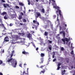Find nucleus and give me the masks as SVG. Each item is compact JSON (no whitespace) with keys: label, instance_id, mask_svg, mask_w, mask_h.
<instances>
[{"label":"nucleus","instance_id":"1","mask_svg":"<svg viewBox=\"0 0 75 75\" xmlns=\"http://www.w3.org/2000/svg\"><path fill=\"white\" fill-rule=\"evenodd\" d=\"M7 62H10L11 63L12 66L14 68L16 67V65H17V62L16 59H13V58H11L8 60H7Z\"/></svg>","mask_w":75,"mask_h":75},{"label":"nucleus","instance_id":"2","mask_svg":"<svg viewBox=\"0 0 75 75\" xmlns=\"http://www.w3.org/2000/svg\"><path fill=\"white\" fill-rule=\"evenodd\" d=\"M12 40H11L10 42L11 43H14V41H16V40H17V39L18 38V36L17 35H13L12 36Z\"/></svg>","mask_w":75,"mask_h":75},{"label":"nucleus","instance_id":"3","mask_svg":"<svg viewBox=\"0 0 75 75\" xmlns=\"http://www.w3.org/2000/svg\"><path fill=\"white\" fill-rule=\"evenodd\" d=\"M70 40V39H68V38H65V39H62V41L63 42L64 44H65V41L67 42H69V40Z\"/></svg>","mask_w":75,"mask_h":75},{"label":"nucleus","instance_id":"4","mask_svg":"<svg viewBox=\"0 0 75 75\" xmlns=\"http://www.w3.org/2000/svg\"><path fill=\"white\" fill-rule=\"evenodd\" d=\"M39 38H40V41H41V43L40 44L41 45H44V46H45V45H47V43H44V42L42 41V40H43L42 39H41L40 37Z\"/></svg>","mask_w":75,"mask_h":75},{"label":"nucleus","instance_id":"5","mask_svg":"<svg viewBox=\"0 0 75 75\" xmlns=\"http://www.w3.org/2000/svg\"><path fill=\"white\" fill-rule=\"evenodd\" d=\"M27 37L30 40H33V38H32V37L31 35V34L30 33H29L27 35Z\"/></svg>","mask_w":75,"mask_h":75},{"label":"nucleus","instance_id":"6","mask_svg":"<svg viewBox=\"0 0 75 75\" xmlns=\"http://www.w3.org/2000/svg\"><path fill=\"white\" fill-rule=\"evenodd\" d=\"M61 10H59V15L61 18H62V19L63 20L64 19V17H63V15L61 14Z\"/></svg>","mask_w":75,"mask_h":75},{"label":"nucleus","instance_id":"7","mask_svg":"<svg viewBox=\"0 0 75 75\" xmlns=\"http://www.w3.org/2000/svg\"><path fill=\"white\" fill-rule=\"evenodd\" d=\"M36 15L37 16H35L36 17V18H38L39 16H40V15H41V14H40V13L38 12H37L36 13Z\"/></svg>","mask_w":75,"mask_h":75},{"label":"nucleus","instance_id":"8","mask_svg":"<svg viewBox=\"0 0 75 75\" xmlns=\"http://www.w3.org/2000/svg\"><path fill=\"white\" fill-rule=\"evenodd\" d=\"M0 65L2 66H4V65H5V64L3 63V61L0 60Z\"/></svg>","mask_w":75,"mask_h":75},{"label":"nucleus","instance_id":"9","mask_svg":"<svg viewBox=\"0 0 75 75\" xmlns=\"http://www.w3.org/2000/svg\"><path fill=\"white\" fill-rule=\"evenodd\" d=\"M22 54H25V55H26V54H28V55H29V53L25 52V50L22 52Z\"/></svg>","mask_w":75,"mask_h":75},{"label":"nucleus","instance_id":"10","mask_svg":"<svg viewBox=\"0 0 75 75\" xmlns=\"http://www.w3.org/2000/svg\"><path fill=\"white\" fill-rule=\"evenodd\" d=\"M4 40L6 42L8 41H9V40H8V37H6L4 39Z\"/></svg>","mask_w":75,"mask_h":75},{"label":"nucleus","instance_id":"11","mask_svg":"<svg viewBox=\"0 0 75 75\" xmlns=\"http://www.w3.org/2000/svg\"><path fill=\"white\" fill-rule=\"evenodd\" d=\"M3 6L5 8H7V7H9V5L7 4H4Z\"/></svg>","mask_w":75,"mask_h":75},{"label":"nucleus","instance_id":"12","mask_svg":"<svg viewBox=\"0 0 75 75\" xmlns=\"http://www.w3.org/2000/svg\"><path fill=\"white\" fill-rule=\"evenodd\" d=\"M0 26L2 27H3L5 30H6V27H5V26H4V25L2 23L1 24H0Z\"/></svg>","mask_w":75,"mask_h":75},{"label":"nucleus","instance_id":"13","mask_svg":"<svg viewBox=\"0 0 75 75\" xmlns=\"http://www.w3.org/2000/svg\"><path fill=\"white\" fill-rule=\"evenodd\" d=\"M62 73L61 74L62 75H64V74H65V70H64V71L62 70L61 71Z\"/></svg>","mask_w":75,"mask_h":75},{"label":"nucleus","instance_id":"14","mask_svg":"<svg viewBox=\"0 0 75 75\" xmlns=\"http://www.w3.org/2000/svg\"><path fill=\"white\" fill-rule=\"evenodd\" d=\"M40 60L41 61V62H40V64H41V63H43V62L44 61V57H42L40 59Z\"/></svg>","mask_w":75,"mask_h":75},{"label":"nucleus","instance_id":"15","mask_svg":"<svg viewBox=\"0 0 75 75\" xmlns=\"http://www.w3.org/2000/svg\"><path fill=\"white\" fill-rule=\"evenodd\" d=\"M48 47L49 50H52V46L51 45H49L48 46Z\"/></svg>","mask_w":75,"mask_h":75},{"label":"nucleus","instance_id":"16","mask_svg":"<svg viewBox=\"0 0 75 75\" xmlns=\"http://www.w3.org/2000/svg\"><path fill=\"white\" fill-rule=\"evenodd\" d=\"M33 23L34 24H38V25H39V23L38 22H37V21H35V20L33 21Z\"/></svg>","mask_w":75,"mask_h":75},{"label":"nucleus","instance_id":"17","mask_svg":"<svg viewBox=\"0 0 75 75\" xmlns=\"http://www.w3.org/2000/svg\"><path fill=\"white\" fill-rule=\"evenodd\" d=\"M14 53V50L13 51H12V53H11V58L12 57H13V54Z\"/></svg>","mask_w":75,"mask_h":75},{"label":"nucleus","instance_id":"18","mask_svg":"<svg viewBox=\"0 0 75 75\" xmlns=\"http://www.w3.org/2000/svg\"><path fill=\"white\" fill-rule=\"evenodd\" d=\"M2 16H4V15H6L7 14V12H4L2 13L1 14Z\"/></svg>","mask_w":75,"mask_h":75},{"label":"nucleus","instance_id":"19","mask_svg":"<svg viewBox=\"0 0 75 75\" xmlns=\"http://www.w3.org/2000/svg\"><path fill=\"white\" fill-rule=\"evenodd\" d=\"M71 54L72 55H73V57H75V54H74V51L73 50H72V51H71Z\"/></svg>","mask_w":75,"mask_h":75},{"label":"nucleus","instance_id":"20","mask_svg":"<svg viewBox=\"0 0 75 75\" xmlns=\"http://www.w3.org/2000/svg\"><path fill=\"white\" fill-rule=\"evenodd\" d=\"M4 18L5 20H7V15L6 14L5 15V16L4 17Z\"/></svg>","mask_w":75,"mask_h":75},{"label":"nucleus","instance_id":"21","mask_svg":"<svg viewBox=\"0 0 75 75\" xmlns=\"http://www.w3.org/2000/svg\"><path fill=\"white\" fill-rule=\"evenodd\" d=\"M53 8H56V9H59V7L55 6H53Z\"/></svg>","mask_w":75,"mask_h":75},{"label":"nucleus","instance_id":"22","mask_svg":"<svg viewBox=\"0 0 75 75\" xmlns=\"http://www.w3.org/2000/svg\"><path fill=\"white\" fill-rule=\"evenodd\" d=\"M40 56L42 57H44L45 56V54H44V53H41L40 54Z\"/></svg>","mask_w":75,"mask_h":75},{"label":"nucleus","instance_id":"23","mask_svg":"<svg viewBox=\"0 0 75 75\" xmlns=\"http://www.w3.org/2000/svg\"><path fill=\"white\" fill-rule=\"evenodd\" d=\"M66 59L67 62V63H68L69 62V58H66Z\"/></svg>","mask_w":75,"mask_h":75},{"label":"nucleus","instance_id":"24","mask_svg":"<svg viewBox=\"0 0 75 75\" xmlns=\"http://www.w3.org/2000/svg\"><path fill=\"white\" fill-rule=\"evenodd\" d=\"M21 18H22V16L21 15H19V18H18L19 20H21Z\"/></svg>","mask_w":75,"mask_h":75},{"label":"nucleus","instance_id":"25","mask_svg":"<svg viewBox=\"0 0 75 75\" xmlns=\"http://www.w3.org/2000/svg\"><path fill=\"white\" fill-rule=\"evenodd\" d=\"M42 12L43 13H44L45 12V10L44 9H42Z\"/></svg>","mask_w":75,"mask_h":75},{"label":"nucleus","instance_id":"26","mask_svg":"<svg viewBox=\"0 0 75 75\" xmlns=\"http://www.w3.org/2000/svg\"><path fill=\"white\" fill-rule=\"evenodd\" d=\"M48 42L50 44H52V41H50V40H48Z\"/></svg>","mask_w":75,"mask_h":75},{"label":"nucleus","instance_id":"27","mask_svg":"<svg viewBox=\"0 0 75 75\" xmlns=\"http://www.w3.org/2000/svg\"><path fill=\"white\" fill-rule=\"evenodd\" d=\"M44 72H45V71H41V72H40V74H41V73H43V74H44Z\"/></svg>","mask_w":75,"mask_h":75},{"label":"nucleus","instance_id":"28","mask_svg":"<svg viewBox=\"0 0 75 75\" xmlns=\"http://www.w3.org/2000/svg\"><path fill=\"white\" fill-rule=\"evenodd\" d=\"M44 67H45V65H42L39 68H42Z\"/></svg>","mask_w":75,"mask_h":75},{"label":"nucleus","instance_id":"29","mask_svg":"<svg viewBox=\"0 0 75 75\" xmlns=\"http://www.w3.org/2000/svg\"><path fill=\"white\" fill-rule=\"evenodd\" d=\"M64 32L65 31H62L60 32V34H63Z\"/></svg>","mask_w":75,"mask_h":75},{"label":"nucleus","instance_id":"30","mask_svg":"<svg viewBox=\"0 0 75 75\" xmlns=\"http://www.w3.org/2000/svg\"><path fill=\"white\" fill-rule=\"evenodd\" d=\"M61 65V63H59L57 65V67H60Z\"/></svg>","mask_w":75,"mask_h":75},{"label":"nucleus","instance_id":"31","mask_svg":"<svg viewBox=\"0 0 75 75\" xmlns=\"http://www.w3.org/2000/svg\"><path fill=\"white\" fill-rule=\"evenodd\" d=\"M23 22H26V21H27V20H26L25 19H23Z\"/></svg>","mask_w":75,"mask_h":75},{"label":"nucleus","instance_id":"32","mask_svg":"<svg viewBox=\"0 0 75 75\" xmlns=\"http://www.w3.org/2000/svg\"><path fill=\"white\" fill-rule=\"evenodd\" d=\"M60 68H61V67L58 66L57 70H59Z\"/></svg>","mask_w":75,"mask_h":75},{"label":"nucleus","instance_id":"33","mask_svg":"<svg viewBox=\"0 0 75 75\" xmlns=\"http://www.w3.org/2000/svg\"><path fill=\"white\" fill-rule=\"evenodd\" d=\"M61 51H64V48L63 47H62L61 48Z\"/></svg>","mask_w":75,"mask_h":75},{"label":"nucleus","instance_id":"34","mask_svg":"<svg viewBox=\"0 0 75 75\" xmlns=\"http://www.w3.org/2000/svg\"><path fill=\"white\" fill-rule=\"evenodd\" d=\"M19 5H20V6H23V4L22 3H19Z\"/></svg>","mask_w":75,"mask_h":75},{"label":"nucleus","instance_id":"35","mask_svg":"<svg viewBox=\"0 0 75 75\" xmlns=\"http://www.w3.org/2000/svg\"><path fill=\"white\" fill-rule=\"evenodd\" d=\"M45 35L47 36V32H46L45 33Z\"/></svg>","mask_w":75,"mask_h":75},{"label":"nucleus","instance_id":"36","mask_svg":"<svg viewBox=\"0 0 75 75\" xmlns=\"http://www.w3.org/2000/svg\"><path fill=\"white\" fill-rule=\"evenodd\" d=\"M63 34L64 37V38H65V32L63 33Z\"/></svg>","mask_w":75,"mask_h":75},{"label":"nucleus","instance_id":"37","mask_svg":"<svg viewBox=\"0 0 75 75\" xmlns=\"http://www.w3.org/2000/svg\"><path fill=\"white\" fill-rule=\"evenodd\" d=\"M32 45H33V46L35 47V48H36V47H35V44H34V43H32Z\"/></svg>","mask_w":75,"mask_h":75},{"label":"nucleus","instance_id":"38","mask_svg":"<svg viewBox=\"0 0 75 75\" xmlns=\"http://www.w3.org/2000/svg\"><path fill=\"white\" fill-rule=\"evenodd\" d=\"M45 50V49H44L42 47L41 49V51H44Z\"/></svg>","mask_w":75,"mask_h":75},{"label":"nucleus","instance_id":"39","mask_svg":"<svg viewBox=\"0 0 75 75\" xmlns=\"http://www.w3.org/2000/svg\"><path fill=\"white\" fill-rule=\"evenodd\" d=\"M5 1L4 0H1V2L2 3H5Z\"/></svg>","mask_w":75,"mask_h":75},{"label":"nucleus","instance_id":"40","mask_svg":"<svg viewBox=\"0 0 75 75\" xmlns=\"http://www.w3.org/2000/svg\"><path fill=\"white\" fill-rule=\"evenodd\" d=\"M0 22L1 23H3V21H2V20H1V19L0 18Z\"/></svg>","mask_w":75,"mask_h":75},{"label":"nucleus","instance_id":"41","mask_svg":"<svg viewBox=\"0 0 75 75\" xmlns=\"http://www.w3.org/2000/svg\"><path fill=\"white\" fill-rule=\"evenodd\" d=\"M19 67H21V68H23L22 67V64H20L19 65Z\"/></svg>","mask_w":75,"mask_h":75},{"label":"nucleus","instance_id":"42","mask_svg":"<svg viewBox=\"0 0 75 75\" xmlns=\"http://www.w3.org/2000/svg\"><path fill=\"white\" fill-rule=\"evenodd\" d=\"M54 57H55V52L54 53V54H53V55L52 56L53 58H54Z\"/></svg>","mask_w":75,"mask_h":75},{"label":"nucleus","instance_id":"43","mask_svg":"<svg viewBox=\"0 0 75 75\" xmlns=\"http://www.w3.org/2000/svg\"><path fill=\"white\" fill-rule=\"evenodd\" d=\"M44 28H45V29H46V28H47V25H45L44 26Z\"/></svg>","mask_w":75,"mask_h":75},{"label":"nucleus","instance_id":"44","mask_svg":"<svg viewBox=\"0 0 75 75\" xmlns=\"http://www.w3.org/2000/svg\"><path fill=\"white\" fill-rule=\"evenodd\" d=\"M15 7L16 8H19V7L18 6H16Z\"/></svg>","mask_w":75,"mask_h":75},{"label":"nucleus","instance_id":"45","mask_svg":"<svg viewBox=\"0 0 75 75\" xmlns=\"http://www.w3.org/2000/svg\"><path fill=\"white\" fill-rule=\"evenodd\" d=\"M28 5H30V0H28Z\"/></svg>","mask_w":75,"mask_h":75},{"label":"nucleus","instance_id":"46","mask_svg":"<svg viewBox=\"0 0 75 75\" xmlns=\"http://www.w3.org/2000/svg\"><path fill=\"white\" fill-rule=\"evenodd\" d=\"M12 25H13V24L12 23H10L9 25V26H10V27H11Z\"/></svg>","mask_w":75,"mask_h":75},{"label":"nucleus","instance_id":"47","mask_svg":"<svg viewBox=\"0 0 75 75\" xmlns=\"http://www.w3.org/2000/svg\"><path fill=\"white\" fill-rule=\"evenodd\" d=\"M58 16H59V15L58 14H57V21H59V19H58Z\"/></svg>","mask_w":75,"mask_h":75},{"label":"nucleus","instance_id":"48","mask_svg":"<svg viewBox=\"0 0 75 75\" xmlns=\"http://www.w3.org/2000/svg\"><path fill=\"white\" fill-rule=\"evenodd\" d=\"M47 23H51V22L47 20Z\"/></svg>","mask_w":75,"mask_h":75},{"label":"nucleus","instance_id":"49","mask_svg":"<svg viewBox=\"0 0 75 75\" xmlns=\"http://www.w3.org/2000/svg\"><path fill=\"white\" fill-rule=\"evenodd\" d=\"M51 0L52 1H53V2H54V3H55V1L54 0Z\"/></svg>","mask_w":75,"mask_h":75},{"label":"nucleus","instance_id":"50","mask_svg":"<svg viewBox=\"0 0 75 75\" xmlns=\"http://www.w3.org/2000/svg\"><path fill=\"white\" fill-rule=\"evenodd\" d=\"M2 52L3 53H4V50H3L2 51Z\"/></svg>","mask_w":75,"mask_h":75},{"label":"nucleus","instance_id":"51","mask_svg":"<svg viewBox=\"0 0 75 75\" xmlns=\"http://www.w3.org/2000/svg\"><path fill=\"white\" fill-rule=\"evenodd\" d=\"M53 17L54 18H56V15H54L53 16Z\"/></svg>","mask_w":75,"mask_h":75},{"label":"nucleus","instance_id":"52","mask_svg":"<svg viewBox=\"0 0 75 75\" xmlns=\"http://www.w3.org/2000/svg\"><path fill=\"white\" fill-rule=\"evenodd\" d=\"M56 61V59H54L53 60V62H55Z\"/></svg>","mask_w":75,"mask_h":75},{"label":"nucleus","instance_id":"53","mask_svg":"<svg viewBox=\"0 0 75 75\" xmlns=\"http://www.w3.org/2000/svg\"><path fill=\"white\" fill-rule=\"evenodd\" d=\"M21 35L22 36H24V35L23 33H21Z\"/></svg>","mask_w":75,"mask_h":75},{"label":"nucleus","instance_id":"54","mask_svg":"<svg viewBox=\"0 0 75 75\" xmlns=\"http://www.w3.org/2000/svg\"><path fill=\"white\" fill-rule=\"evenodd\" d=\"M21 13L22 16H23V15H24V14L22 12H21Z\"/></svg>","mask_w":75,"mask_h":75},{"label":"nucleus","instance_id":"55","mask_svg":"<svg viewBox=\"0 0 75 75\" xmlns=\"http://www.w3.org/2000/svg\"><path fill=\"white\" fill-rule=\"evenodd\" d=\"M38 47H37L36 48V51H38Z\"/></svg>","mask_w":75,"mask_h":75},{"label":"nucleus","instance_id":"56","mask_svg":"<svg viewBox=\"0 0 75 75\" xmlns=\"http://www.w3.org/2000/svg\"><path fill=\"white\" fill-rule=\"evenodd\" d=\"M72 43L71 44V48H73V47H72Z\"/></svg>","mask_w":75,"mask_h":75},{"label":"nucleus","instance_id":"57","mask_svg":"<svg viewBox=\"0 0 75 75\" xmlns=\"http://www.w3.org/2000/svg\"><path fill=\"white\" fill-rule=\"evenodd\" d=\"M57 9L58 10L56 11V13H58V11H59V9Z\"/></svg>","mask_w":75,"mask_h":75},{"label":"nucleus","instance_id":"58","mask_svg":"<svg viewBox=\"0 0 75 75\" xmlns=\"http://www.w3.org/2000/svg\"><path fill=\"white\" fill-rule=\"evenodd\" d=\"M19 35H21V34L20 33H18Z\"/></svg>","mask_w":75,"mask_h":75},{"label":"nucleus","instance_id":"59","mask_svg":"<svg viewBox=\"0 0 75 75\" xmlns=\"http://www.w3.org/2000/svg\"><path fill=\"white\" fill-rule=\"evenodd\" d=\"M20 25H23V23H20Z\"/></svg>","mask_w":75,"mask_h":75},{"label":"nucleus","instance_id":"60","mask_svg":"<svg viewBox=\"0 0 75 75\" xmlns=\"http://www.w3.org/2000/svg\"><path fill=\"white\" fill-rule=\"evenodd\" d=\"M7 1L8 3H10V2H9V1L8 0Z\"/></svg>","mask_w":75,"mask_h":75},{"label":"nucleus","instance_id":"61","mask_svg":"<svg viewBox=\"0 0 75 75\" xmlns=\"http://www.w3.org/2000/svg\"><path fill=\"white\" fill-rule=\"evenodd\" d=\"M0 75H3V74L0 72Z\"/></svg>","mask_w":75,"mask_h":75},{"label":"nucleus","instance_id":"62","mask_svg":"<svg viewBox=\"0 0 75 75\" xmlns=\"http://www.w3.org/2000/svg\"><path fill=\"white\" fill-rule=\"evenodd\" d=\"M0 4L1 5H3V3H2V2L0 3Z\"/></svg>","mask_w":75,"mask_h":75},{"label":"nucleus","instance_id":"63","mask_svg":"<svg viewBox=\"0 0 75 75\" xmlns=\"http://www.w3.org/2000/svg\"><path fill=\"white\" fill-rule=\"evenodd\" d=\"M59 27H60V30H61V26H59Z\"/></svg>","mask_w":75,"mask_h":75},{"label":"nucleus","instance_id":"64","mask_svg":"<svg viewBox=\"0 0 75 75\" xmlns=\"http://www.w3.org/2000/svg\"><path fill=\"white\" fill-rule=\"evenodd\" d=\"M65 27H67V24H65Z\"/></svg>","mask_w":75,"mask_h":75}]
</instances>
